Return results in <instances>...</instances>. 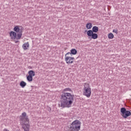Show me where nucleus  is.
I'll return each mask as SVG.
<instances>
[{
    "instance_id": "22",
    "label": "nucleus",
    "mask_w": 131,
    "mask_h": 131,
    "mask_svg": "<svg viewBox=\"0 0 131 131\" xmlns=\"http://www.w3.org/2000/svg\"><path fill=\"white\" fill-rule=\"evenodd\" d=\"M47 109L49 111V112H51V111H52V108H51L50 107H47Z\"/></svg>"
},
{
    "instance_id": "25",
    "label": "nucleus",
    "mask_w": 131,
    "mask_h": 131,
    "mask_svg": "<svg viewBox=\"0 0 131 131\" xmlns=\"http://www.w3.org/2000/svg\"><path fill=\"white\" fill-rule=\"evenodd\" d=\"M85 32H86V30H85Z\"/></svg>"
},
{
    "instance_id": "24",
    "label": "nucleus",
    "mask_w": 131,
    "mask_h": 131,
    "mask_svg": "<svg viewBox=\"0 0 131 131\" xmlns=\"http://www.w3.org/2000/svg\"><path fill=\"white\" fill-rule=\"evenodd\" d=\"M17 42H18V41H15V43H17Z\"/></svg>"
},
{
    "instance_id": "26",
    "label": "nucleus",
    "mask_w": 131,
    "mask_h": 131,
    "mask_svg": "<svg viewBox=\"0 0 131 131\" xmlns=\"http://www.w3.org/2000/svg\"><path fill=\"white\" fill-rule=\"evenodd\" d=\"M1 59L0 58V61H1Z\"/></svg>"
},
{
    "instance_id": "18",
    "label": "nucleus",
    "mask_w": 131,
    "mask_h": 131,
    "mask_svg": "<svg viewBox=\"0 0 131 131\" xmlns=\"http://www.w3.org/2000/svg\"><path fill=\"white\" fill-rule=\"evenodd\" d=\"M14 31H15V32H20V28H19V26H16L14 28Z\"/></svg>"
},
{
    "instance_id": "2",
    "label": "nucleus",
    "mask_w": 131,
    "mask_h": 131,
    "mask_svg": "<svg viewBox=\"0 0 131 131\" xmlns=\"http://www.w3.org/2000/svg\"><path fill=\"white\" fill-rule=\"evenodd\" d=\"M20 122L22 124V127L24 131H29L30 129V124H29V119L26 113L24 112L20 116Z\"/></svg>"
},
{
    "instance_id": "7",
    "label": "nucleus",
    "mask_w": 131,
    "mask_h": 131,
    "mask_svg": "<svg viewBox=\"0 0 131 131\" xmlns=\"http://www.w3.org/2000/svg\"><path fill=\"white\" fill-rule=\"evenodd\" d=\"M70 52L67 53V55H76L77 54V50L75 49H72Z\"/></svg>"
},
{
    "instance_id": "9",
    "label": "nucleus",
    "mask_w": 131,
    "mask_h": 131,
    "mask_svg": "<svg viewBox=\"0 0 131 131\" xmlns=\"http://www.w3.org/2000/svg\"><path fill=\"white\" fill-rule=\"evenodd\" d=\"M10 35L12 38H13V39H16L17 33H16L15 32L11 31L10 33Z\"/></svg>"
},
{
    "instance_id": "17",
    "label": "nucleus",
    "mask_w": 131,
    "mask_h": 131,
    "mask_svg": "<svg viewBox=\"0 0 131 131\" xmlns=\"http://www.w3.org/2000/svg\"><path fill=\"white\" fill-rule=\"evenodd\" d=\"M91 38H93V39H97V38H98V34L97 33H93L91 36Z\"/></svg>"
},
{
    "instance_id": "21",
    "label": "nucleus",
    "mask_w": 131,
    "mask_h": 131,
    "mask_svg": "<svg viewBox=\"0 0 131 131\" xmlns=\"http://www.w3.org/2000/svg\"><path fill=\"white\" fill-rule=\"evenodd\" d=\"M113 32H114L115 33H116V34H118V30L114 29L113 31Z\"/></svg>"
},
{
    "instance_id": "6",
    "label": "nucleus",
    "mask_w": 131,
    "mask_h": 131,
    "mask_svg": "<svg viewBox=\"0 0 131 131\" xmlns=\"http://www.w3.org/2000/svg\"><path fill=\"white\" fill-rule=\"evenodd\" d=\"M68 55H67V53L65 55V61L67 63V64H73L74 62V60H75V58H74V57H70L68 56Z\"/></svg>"
},
{
    "instance_id": "14",
    "label": "nucleus",
    "mask_w": 131,
    "mask_h": 131,
    "mask_svg": "<svg viewBox=\"0 0 131 131\" xmlns=\"http://www.w3.org/2000/svg\"><path fill=\"white\" fill-rule=\"evenodd\" d=\"M93 27V25L91 23H89L86 24V28L87 29H91Z\"/></svg>"
},
{
    "instance_id": "8",
    "label": "nucleus",
    "mask_w": 131,
    "mask_h": 131,
    "mask_svg": "<svg viewBox=\"0 0 131 131\" xmlns=\"http://www.w3.org/2000/svg\"><path fill=\"white\" fill-rule=\"evenodd\" d=\"M28 48H29V42H27L26 43H25L23 45V49L26 51L27 50H28Z\"/></svg>"
},
{
    "instance_id": "20",
    "label": "nucleus",
    "mask_w": 131,
    "mask_h": 131,
    "mask_svg": "<svg viewBox=\"0 0 131 131\" xmlns=\"http://www.w3.org/2000/svg\"><path fill=\"white\" fill-rule=\"evenodd\" d=\"M64 92H71V89L70 88H66L63 90Z\"/></svg>"
},
{
    "instance_id": "10",
    "label": "nucleus",
    "mask_w": 131,
    "mask_h": 131,
    "mask_svg": "<svg viewBox=\"0 0 131 131\" xmlns=\"http://www.w3.org/2000/svg\"><path fill=\"white\" fill-rule=\"evenodd\" d=\"M22 37V31H20L19 32L16 34V37L15 39H20Z\"/></svg>"
},
{
    "instance_id": "4",
    "label": "nucleus",
    "mask_w": 131,
    "mask_h": 131,
    "mask_svg": "<svg viewBox=\"0 0 131 131\" xmlns=\"http://www.w3.org/2000/svg\"><path fill=\"white\" fill-rule=\"evenodd\" d=\"M83 95L87 97V98H90L91 95H92V89L90 87V84L88 83H85L84 85L83 88Z\"/></svg>"
},
{
    "instance_id": "1",
    "label": "nucleus",
    "mask_w": 131,
    "mask_h": 131,
    "mask_svg": "<svg viewBox=\"0 0 131 131\" xmlns=\"http://www.w3.org/2000/svg\"><path fill=\"white\" fill-rule=\"evenodd\" d=\"M74 102V95L69 93H63L61 95L59 106L62 108H70Z\"/></svg>"
},
{
    "instance_id": "19",
    "label": "nucleus",
    "mask_w": 131,
    "mask_h": 131,
    "mask_svg": "<svg viewBox=\"0 0 131 131\" xmlns=\"http://www.w3.org/2000/svg\"><path fill=\"white\" fill-rule=\"evenodd\" d=\"M108 37L110 39H112V38H113V37H114V35H113V34H112V33H111L108 34Z\"/></svg>"
},
{
    "instance_id": "16",
    "label": "nucleus",
    "mask_w": 131,
    "mask_h": 131,
    "mask_svg": "<svg viewBox=\"0 0 131 131\" xmlns=\"http://www.w3.org/2000/svg\"><path fill=\"white\" fill-rule=\"evenodd\" d=\"M27 79L28 81H29V82H31V81H32V80H33V78L31 76L28 75L27 76Z\"/></svg>"
},
{
    "instance_id": "15",
    "label": "nucleus",
    "mask_w": 131,
    "mask_h": 131,
    "mask_svg": "<svg viewBox=\"0 0 131 131\" xmlns=\"http://www.w3.org/2000/svg\"><path fill=\"white\" fill-rule=\"evenodd\" d=\"M94 33V32L92 30H89L88 31H87V35L88 36L91 37Z\"/></svg>"
},
{
    "instance_id": "12",
    "label": "nucleus",
    "mask_w": 131,
    "mask_h": 131,
    "mask_svg": "<svg viewBox=\"0 0 131 131\" xmlns=\"http://www.w3.org/2000/svg\"><path fill=\"white\" fill-rule=\"evenodd\" d=\"M92 31L93 33L94 32L95 33H97V32L99 31V27L97 26H94L92 28Z\"/></svg>"
},
{
    "instance_id": "3",
    "label": "nucleus",
    "mask_w": 131,
    "mask_h": 131,
    "mask_svg": "<svg viewBox=\"0 0 131 131\" xmlns=\"http://www.w3.org/2000/svg\"><path fill=\"white\" fill-rule=\"evenodd\" d=\"M81 127V122L78 120L74 121L69 128V131H79Z\"/></svg>"
},
{
    "instance_id": "11",
    "label": "nucleus",
    "mask_w": 131,
    "mask_h": 131,
    "mask_svg": "<svg viewBox=\"0 0 131 131\" xmlns=\"http://www.w3.org/2000/svg\"><path fill=\"white\" fill-rule=\"evenodd\" d=\"M29 76H32V77H33V76H35V72L33 70H30L28 72Z\"/></svg>"
},
{
    "instance_id": "13",
    "label": "nucleus",
    "mask_w": 131,
    "mask_h": 131,
    "mask_svg": "<svg viewBox=\"0 0 131 131\" xmlns=\"http://www.w3.org/2000/svg\"><path fill=\"white\" fill-rule=\"evenodd\" d=\"M19 85L21 86V88H24L25 86H26V82H25L24 81H21L20 82Z\"/></svg>"
},
{
    "instance_id": "5",
    "label": "nucleus",
    "mask_w": 131,
    "mask_h": 131,
    "mask_svg": "<svg viewBox=\"0 0 131 131\" xmlns=\"http://www.w3.org/2000/svg\"><path fill=\"white\" fill-rule=\"evenodd\" d=\"M121 114L120 115L123 118H127L128 116H130L131 112L129 111H127L125 107H122L120 110Z\"/></svg>"
},
{
    "instance_id": "23",
    "label": "nucleus",
    "mask_w": 131,
    "mask_h": 131,
    "mask_svg": "<svg viewBox=\"0 0 131 131\" xmlns=\"http://www.w3.org/2000/svg\"><path fill=\"white\" fill-rule=\"evenodd\" d=\"M3 131H10L8 129H4Z\"/></svg>"
}]
</instances>
